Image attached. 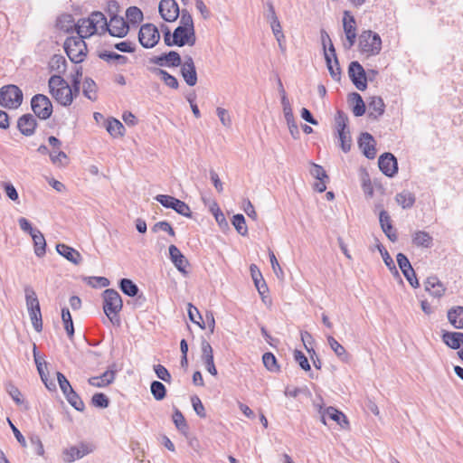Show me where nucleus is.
I'll list each match as a JSON object with an SVG mask.
<instances>
[{
	"instance_id": "obj_50",
	"label": "nucleus",
	"mask_w": 463,
	"mask_h": 463,
	"mask_svg": "<svg viewBox=\"0 0 463 463\" xmlns=\"http://www.w3.org/2000/svg\"><path fill=\"white\" fill-rule=\"evenodd\" d=\"M187 312H188V317H189L190 320L194 324H196L202 329L205 328V322L203 320V317H202L199 310L197 309V307H195L191 303H189Z\"/></svg>"
},
{
	"instance_id": "obj_51",
	"label": "nucleus",
	"mask_w": 463,
	"mask_h": 463,
	"mask_svg": "<svg viewBox=\"0 0 463 463\" xmlns=\"http://www.w3.org/2000/svg\"><path fill=\"white\" fill-rule=\"evenodd\" d=\"M262 362L264 366L272 373H277L279 371V365L278 364L276 356L270 353L267 352L262 355Z\"/></svg>"
},
{
	"instance_id": "obj_14",
	"label": "nucleus",
	"mask_w": 463,
	"mask_h": 463,
	"mask_svg": "<svg viewBox=\"0 0 463 463\" xmlns=\"http://www.w3.org/2000/svg\"><path fill=\"white\" fill-rule=\"evenodd\" d=\"M37 126L35 116L30 113L22 115L17 120V128L25 137L33 136Z\"/></svg>"
},
{
	"instance_id": "obj_61",
	"label": "nucleus",
	"mask_w": 463,
	"mask_h": 463,
	"mask_svg": "<svg viewBox=\"0 0 463 463\" xmlns=\"http://www.w3.org/2000/svg\"><path fill=\"white\" fill-rule=\"evenodd\" d=\"M310 174L313 177H315L318 181L329 180V177H328L326 170L319 165L312 164V168L310 170Z\"/></svg>"
},
{
	"instance_id": "obj_62",
	"label": "nucleus",
	"mask_w": 463,
	"mask_h": 463,
	"mask_svg": "<svg viewBox=\"0 0 463 463\" xmlns=\"http://www.w3.org/2000/svg\"><path fill=\"white\" fill-rule=\"evenodd\" d=\"M191 402L195 413L200 418H206V411L204 406L197 395H194L191 397Z\"/></svg>"
},
{
	"instance_id": "obj_58",
	"label": "nucleus",
	"mask_w": 463,
	"mask_h": 463,
	"mask_svg": "<svg viewBox=\"0 0 463 463\" xmlns=\"http://www.w3.org/2000/svg\"><path fill=\"white\" fill-rule=\"evenodd\" d=\"M153 232H157L159 231H163L167 232L170 236L175 237V232L171 226V224L167 221H160L153 225L151 228Z\"/></svg>"
},
{
	"instance_id": "obj_24",
	"label": "nucleus",
	"mask_w": 463,
	"mask_h": 463,
	"mask_svg": "<svg viewBox=\"0 0 463 463\" xmlns=\"http://www.w3.org/2000/svg\"><path fill=\"white\" fill-rule=\"evenodd\" d=\"M92 23L90 17L80 19L78 23L75 24V31L78 36L85 39L96 33V27H94Z\"/></svg>"
},
{
	"instance_id": "obj_16",
	"label": "nucleus",
	"mask_w": 463,
	"mask_h": 463,
	"mask_svg": "<svg viewBox=\"0 0 463 463\" xmlns=\"http://www.w3.org/2000/svg\"><path fill=\"white\" fill-rule=\"evenodd\" d=\"M359 147L368 159H373L376 156L375 141L370 133L364 132L358 139Z\"/></svg>"
},
{
	"instance_id": "obj_53",
	"label": "nucleus",
	"mask_w": 463,
	"mask_h": 463,
	"mask_svg": "<svg viewBox=\"0 0 463 463\" xmlns=\"http://www.w3.org/2000/svg\"><path fill=\"white\" fill-rule=\"evenodd\" d=\"M30 319L32 321V325L34 328V330L38 333L42 332L43 330V318H42V313L41 309L39 311L36 310H30L28 311Z\"/></svg>"
},
{
	"instance_id": "obj_28",
	"label": "nucleus",
	"mask_w": 463,
	"mask_h": 463,
	"mask_svg": "<svg viewBox=\"0 0 463 463\" xmlns=\"http://www.w3.org/2000/svg\"><path fill=\"white\" fill-rule=\"evenodd\" d=\"M412 244L417 247L430 248L433 239L429 232L425 231H417L412 234Z\"/></svg>"
},
{
	"instance_id": "obj_10",
	"label": "nucleus",
	"mask_w": 463,
	"mask_h": 463,
	"mask_svg": "<svg viewBox=\"0 0 463 463\" xmlns=\"http://www.w3.org/2000/svg\"><path fill=\"white\" fill-rule=\"evenodd\" d=\"M378 165L382 173L388 177L394 176L398 172L397 159L394 155L389 152L379 156Z\"/></svg>"
},
{
	"instance_id": "obj_48",
	"label": "nucleus",
	"mask_w": 463,
	"mask_h": 463,
	"mask_svg": "<svg viewBox=\"0 0 463 463\" xmlns=\"http://www.w3.org/2000/svg\"><path fill=\"white\" fill-rule=\"evenodd\" d=\"M232 223L234 226L237 232L242 236L248 234V227L246 225L245 217L241 213L233 215Z\"/></svg>"
},
{
	"instance_id": "obj_31",
	"label": "nucleus",
	"mask_w": 463,
	"mask_h": 463,
	"mask_svg": "<svg viewBox=\"0 0 463 463\" xmlns=\"http://www.w3.org/2000/svg\"><path fill=\"white\" fill-rule=\"evenodd\" d=\"M24 293L27 310L39 311L41 309L40 303L34 289L31 286H25Z\"/></svg>"
},
{
	"instance_id": "obj_12",
	"label": "nucleus",
	"mask_w": 463,
	"mask_h": 463,
	"mask_svg": "<svg viewBox=\"0 0 463 463\" xmlns=\"http://www.w3.org/2000/svg\"><path fill=\"white\" fill-rule=\"evenodd\" d=\"M161 17L165 22H175L180 14V9L175 0H161L158 6Z\"/></svg>"
},
{
	"instance_id": "obj_36",
	"label": "nucleus",
	"mask_w": 463,
	"mask_h": 463,
	"mask_svg": "<svg viewBox=\"0 0 463 463\" xmlns=\"http://www.w3.org/2000/svg\"><path fill=\"white\" fill-rule=\"evenodd\" d=\"M106 129L112 137H120L124 135L125 127L119 120L110 118L107 120Z\"/></svg>"
},
{
	"instance_id": "obj_20",
	"label": "nucleus",
	"mask_w": 463,
	"mask_h": 463,
	"mask_svg": "<svg viewBox=\"0 0 463 463\" xmlns=\"http://www.w3.org/2000/svg\"><path fill=\"white\" fill-rule=\"evenodd\" d=\"M441 340L448 347L453 350H458L463 346V333L442 331Z\"/></svg>"
},
{
	"instance_id": "obj_47",
	"label": "nucleus",
	"mask_w": 463,
	"mask_h": 463,
	"mask_svg": "<svg viewBox=\"0 0 463 463\" xmlns=\"http://www.w3.org/2000/svg\"><path fill=\"white\" fill-rule=\"evenodd\" d=\"M81 77L82 67H76L74 73L71 74V86H70V90H72V94L74 97H77L80 94Z\"/></svg>"
},
{
	"instance_id": "obj_19",
	"label": "nucleus",
	"mask_w": 463,
	"mask_h": 463,
	"mask_svg": "<svg viewBox=\"0 0 463 463\" xmlns=\"http://www.w3.org/2000/svg\"><path fill=\"white\" fill-rule=\"evenodd\" d=\"M326 415H327L329 419L340 425L341 428L347 429L349 427V421L346 416L336 408L329 406L325 410V411L322 412L321 420L324 424H326Z\"/></svg>"
},
{
	"instance_id": "obj_34",
	"label": "nucleus",
	"mask_w": 463,
	"mask_h": 463,
	"mask_svg": "<svg viewBox=\"0 0 463 463\" xmlns=\"http://www.w3.org/2000/svg\"><path fill=\"white\" fill-rule=\"evenodd\" d=\"M325 60H326V67L328 69V71H329L331 77L335 80L339 81L341 80V68L339 65L338 59L335 58V60H334V63H333L330 54H328L326 52H325Z\"/></svg>"
},
{
	"instance_id": "obj_60",
	"label": "nucleus",
	"mask_w": 463,
	"mask_h": 463,
	"mask_svg": "<svg viewBox=\"0 0 463 463\" xmlns=\"http://www.w3.org/2000/svg\"><path fill=\"white\" fill-rule=\"evenodd\" d=\"M2 186L7 197L13 202L19 203V194L14 184L10 182H4Z\"/></svg>"
},
{
	"instance_id": "obj_64",
	"label": "nucleus",
	"mask_w": 463,
	"mask_h": 463,
	"mask_svg": "<svg viewBox=\"0 0 463 463\" xmlns=\"http://www.w3.org/2000/svg\"><path fill=\"white\" fill-rule=\"evenodd\" d=\"M180 14L181 18L179 26H183L184 28H194V20L189 11L187 9H182Z\"/></svg>"
},
{
	"instance_id": "obj_21",
	"label": "nucleus",
	"mask_w": 463,
	"mask_h": 463,
	"mask_svg": "<svg viewBox=\"0 0 463 463\" xmlns=\"http://www.w3.org/2000/svg\"><path fill=\"white\" fill-rule=\"evenodd\" d=\"M424 286L425 290L434 298H441L446 291L445 286L436 276L427 278Z\"/></svg>"
},
{
	"instance_id": "obj_23",
	"label": "nucleus",
	"mask_w": 463,
	"mask_h": 463,
	"mask_svg": "<svg viewBox=\"0 0 463 463\" xmlns=\"http://www.w3.org/2000/svg\"><path fill=\"white\" fill-rule=\"evenodd\" d=\"M56 250L60 255L73 264L78 265L82 260V257L78 250L64 243H58L56 245Z\"/></svg>"
},
{
	"instance_id": "obj_40",
	"label": "nucleus",
	"mask_w": 463,
	"mask_h": 463,
	"mask_svg": "<svg viewBox=\"0 0 463 463\" xmlns=\"http://www.w3.org/2000/svg\"><path fill=\"white\" fill-rule=\"evenodd\" d=\"M90 19L93 22L94 27H96V32L98 33L100 30V33L106 32V28L108 27V22L106 16L101 12H93Z\"/></svg>"
},
{
	"instance_id": "obj_22",
	"label": "nucleus",
	"mask_w": 463,
	"mask_h": 463,
	"mask_svg": "<svg viewBox=\"0 0 463 463\" xmlns=\"http://www.w3.org/2000/svg\"><path fill=\"white\" fill-rule=\"evenodd\" d=\"M120 290L128 297H137V301L140 304L146 300L143 295H137L138 287L129 279H121L118 282Z\"/></svg>"
},
{
	"instance_id": "obj_44",
	"label": "nucleus",
	"mask_w": 463,
	"mask_h": 463,
	"mask_svg": "<svg viewBox=\"0 0 463 463\" xmlns=\"http://www.w3.org/2000/svg\"><path fill=\"white\" fill-rule=\"evenodd\" d=\"M355 18L354 15H352L350 11L345 10L344 12V18H343V28L345 34L347 33H356V27H355Z\"/></svg>"
},
{
	"instance_id": "obj_49",
	"label": "nucleus",
	"mask_w": 463,
	"mask_h": 463,
	"mask_svg": "<svg viewBox=\"0 0 463 463\" xmlns=\"http://www.w3.org/2000/svg\"><path fill=\"white\" fill-rule=\"evenodd\" d=\"M348 116L343 110H337L335 117V128L337 133L345 132L348 128Z\"/></svg>"
},
{
	"instance_id": "obj_6",
	"label": "nucleus",
	"mask_w": 463,
	"mask_h": 463,
	"mask_svg": "<svg viewBox=\"0 0 463 463\" xmlns=\"http://www.w3.org/2000/svg\"><path fill=\"white\" fill-rule=\"evenodd\" d=\"M31 109L39 119L46 120L52 114V104L50 99L43 94H35L31 99Z\"/></svg>"
},
{
	"instance_id": "obj_8",
	"label": "nucleus",
	"mask_w": 463,
	"mask_h": 463,
	"mask_svg": "<svg viewBox=\"0 0 463 463\" xmlns=\"http://www.w3.org/2000/svg\"><path fill=\"white\" fill-rule=\"evenodd\" d=\"M348 75L353 84L364 91L367 88V75L364 67L356 61H351L348 67Z\"/></svg>"
},
{
	"instance_id": "obj_3",
	"label": "nucleus",
	"mask_w": 463,
	"mask_h": 463,
	"mask_svg": "<svg viewBox=\"0 0 463 463\" xmlns=\"http://www.w3.org/2000/svg\"><path fill=\"white\" fill-rule=\"evenodd\" d=\"M358 49L367 57L378 55L382 50L380 35L372 30L363 31L358 37Z\"/></svg>"
},
{
	"instance_id": "obj_42",
	"label": "nucleus",
	"mask_w": 463,
	"mask_h": 463,
	"mask_svg": "<svg viewBox=\"0 0 463 463\" xmlns=\"http://www.w3.org/2000/svg\"><path fill=\"white\" fill-rule=\"evenodd\" d=\"M83 95L94 101L97 99V85L91 78H85L83 82Z\"/></svg>"
},
{
	"instance_id": "obj_32",
	"label": "nucleus",
	"mask_w": 463,
	"mask_h": 463,
	"mask_svg": "<svg viewBox=\"0 0 463 463\" xmlns=\"http://www.w3.org/2000/svg\"><path fill=\"white\" fill-rule=\"evenodd\" d=\"M32 239L35 255L39 258L43 257L46 253V241L43 234L38 231V232L33 234Z\"/></svg>"
},
{
	"instance_id": "obj_43",
	"label": "nucleus",
	"mask_w": 463,
	"mask_h": 463,
	"mask_svg": "<svg viewBox=\"0 0 463 463\" xmlns=\"http://www.w3.org/2000/svg\"><path fill=\"white\" fill-rule=\"evenodd\" d=\"M61 320L64 325V329L70 338L74 335V326L71 318V312L68 307L61 308Z\"/></svg>"
},
{
	"instance_id": "obj_13",
	"label": "nucleus",
	"mask_w": 463,
	"mask_h": 463,
	"mask_svg": "<svg viewBox=\"0 0 463 463\" xmlns=\"http://www.w3.org/2000/svg\"><path fill=\"white\" fill-rule=\"evenodd\" d=\"M181 56L175 51H170L159 56L150 58L149 62L158 66L179 67L181 65Z\"/></svg>"
},
{
	"instance_id": "obj_30",
	"label": "nucleus",
	"mask_w": 463,
	"mask_h": 463,
	"mask_svg": "<svg viewBox=\"0 0 463 463\" xmlns=\"http://www.w3.org/2000/svg\"><path fill=\"white\" fill-rule=\"evenodd\" d=\"M151 71L159 76L164 83L171 89L176 90L179 87V82L177 79L168 73L166 71L160 68H152Z\"/></svg>"
},
{
	"instance_id": "obj_63",
	"label": "nucleus",
	"mask_w": 463,
	"mask_h": 463,
	"mask_svg": "<svg viewBox=\"0 0 463 463\" xmlns=\"http://www.w3.org/2000/svg\"><path fill=\"white\" fill-rule=\"evenodd\" d=\"M155 199L164 207L168 209H173L175 203L177 201V198L166 194H158Z\"/></svg>"
},
{
	"instance_id": "obj_46",
	"label": "nucleus",
	"mask_w": 463,
	"mask_h": 463,
	"mask_svg": "<svg viewBox=\"0 0 463 463\" xmlns=\"http://www.w3.org/2000/svg\"><path fill=\"white\" fill-rule=\"evenodd\" d=\"M150 391H151L153 397L156 401H162L166 396V388L164 385V383H162L159 381H153L151 383Z\"/></svg>"
},
{
	"instance_id": "obj_29",
	"label": "nucleus",
	"mask_w": 463,
	"mask_h": 463,
	"mask_svg": "<svg viewBox=\"0 0 463 463\" xmlns=\"http://www.w3.org/2000/svg\"><path fill=\"white\" fill-rule=\"evenodd\" d=\"M348 101L354 103L353 113L355 117H361L365 113L366 106L359 93L352 92L349 94Z\"/></svg>"
},
{
	"instance_id": "obj_15",
	"label": "nucleus",
	"mask_w": 463,
	"mask_h": 463,
	"mask_svg": "<svg viewBox=\"0 0 463 463\" xmlns=\"http://www.w3.org/2000/svg\"><path fill=\"white\" fill-rule=\"evenodd\" d=\"M106 31H108L111 36L122 38L127 35L128 25L122 17L113 15L110 18L109 24H108Z\"/></svg>"
},
{
	"instance_id": "obj_7",
	"label": "nucleus",
	"mask_w": 463,
	"mask_h": 463,
	"mask_svg": "<svg viewBox=\"0 0 463 463\" xmlns=\"http://www.w3.org/2000/svg\"><path fill=\"white\" fill-rule=\"evenodd\" d=\"M160 40V33L157 27L153 24L141 25L138 32L139 43L146 49L155 47Z\"/></svg>"
},
{
	"instance_id": "obj_41",
	"label": "nucleus",
	"mask_w": 463,
	"mask_h": 463,
	"mask_svg": "<svg viewBox=\"0 0 463 463\" xmlns=\"http://www.w3.org/2000/svg\"><path fill=\"white\" fill-rule=\"evenodd\" d=\"M51 71H55L59 73H64L67 67V61L65 58L61 54H54L49 62Z\"/></svg>"
},
{
	"instance_id": "obj_11",
	"label": "nucleus",
	"mask_w": 463,
	"mask_h": 463,
	"mask_svg": "<svg viewBox=\"0 0 463 463\" xmlns=\"http://www.w3.org/2000/svg\"><path fill=\"white\" fill-rule=\"evenodd\" d=\"M181 75L185 83L193 87L197 83V72L194 65V61L190 55L184 57V61H181Z\"/></svg>"
},
{
	"instance_id": "obj_57",
	"label": "nucleus",
	"mask_w": 463,
	"mask_h": 463,
	"mask_svg": "<svg viewBox=\"0 0 463 463\" xmlns=\"http://www.w3.org/2000/svg\"><path fill=\"white\" fill-rule=\"evenodd\" d=\"M154 372L156 374L157 378L164 381L165 383H170L172 381V376L169 371L162 364H155Z\"/></svg>"
},
{
	"instance_id": "obj_54",
	"label": "nucleus",
	"mask_w": 463,
	"mask_h": 463,
	"mask_svg": "<svg viewBox=\"0 0 463 463\" xmlns=\"http://www.w3.org/2000/svg\"><path fill=\"white\" fill-rule=\"evenodd\" d=\"M91 404L97 408L105 409L109 405V399L106 394L97 392L91 398Z\"/></svg>"
},
{
	"instance_id": "obj_26",
	"label": "nucleus",
	"mask_w": 463,
	"mask_h": 463,
	"mask_svg": "<svg viewBox=\"0 0 463 463\" xmlns=\"http://www.w3.org/2000/svg\"><path fill=\"white\" fill-rule=\"evenodd\" d=\"M447 317L454 328L463 329V307H452L448 310Z\"/></svg>"
},
{
	"instance_id": "obj_5",
	"label": "nucleus",
	"mask_w": 463,
	"mask_h": 463,
	"mask_svg": "<svg viewBox=\"0 0 463 463\" xmlns=\"http://www.w3.org/2000/svg\"><path fill=\"white\" fill-rule=\"evenodd\" d=\"M24 95L21 89L14 84L0 88V106L8 109H17L23 102Z\"/></svg>"
},
{
	"instance_id": "obj_38",
	"label": "nucleus",
	"mask_w": 463,
	"mask_h": 463,
	"mask_svg": "<svg viewBox=\"0 0 463 463\" xmlns=\"http://www.w3.org/2000/svg\"><path fill=\"white\" fill-rule=\"evenodd\" d=\"M173 421L175 426V428L183 434H186L189 430V426L181 412V411L177 408H175L174 413H173Z\"/></svg>"
},
{
	"instance_id": "obj_9",
	"label": "nucleus",
	"mask_w": 463,
	"mask_h": 463,
	"mask_svg": "<svg viewBox=\"0 0 463 463\" xmlns=\"http://www.w3.org/2000/svg\"><path fill=\"white\" fill-rule=\"evenodd\" d=\"M93 448L90 444L81 442L78 446H71L62 451V458L67 463H71L76 459L82 458L84 456L92 452Z\"/></svg>"
},
{
	"instance_id": "obj_52",
	"label": "nucleus",
	"mask_w": 463,
	"mask_h": 463,
	"mask_svg": "<svg viewBox=\"0 0 463 463\" xmlns=\"http://www.w3.org/2000/svg\"><path fill=\"white\" fill-rule=\"evenodd\" d=\"M126 16L129 23L136 24L143 20V13L137 6H130L126 11Z\"/></svg>"
},
{
	"instance_id": "obj_2",
	"label": "nucleus",
	"mask_w": 463,
	"mask_h": 463,
	"mask_svg": "<svg viewBox=\"0 0 463 463\" xmlns=\"http://www.w3.org/2000/svg\"><path fill=\"white\" fill-rule=\"evenodd\" d=\"M49 90L54 99L61 106H70L73 99L72 90L68 82L60 75H52L48 81Z\"/></svg>"
},
{
	"instance_id": "obj_27",
	"label": "nucleus",
	"mask_w": 463,
	"mask_h": 463,
	"mask_svg": "<svg viewBox=\"0 0 463 463\" xmlns=\"http://www.w3.org/2000/svg\"><path fill=\"white\" fill-rule=\"evenodd\" d=\"M327 343L335 355L344 363L350 362V354L346 352L345 348L332 335L327 336Z\"/></svg>"
},
{
	"instance_id": "obj_55",
	"label": "nucleus",
	"mask_w": 463,
	"mask_h": 463,
	"mask_svg": "<svg viewBox=\"0 0 463 463\" xmlns=\"http://www.w3.org/2000/svg\"><path fill=\"white\" fill-rule=\"evenodd\" d=\"M337 135L340 141V146L343 152H349L352 146V139L349 129H347L345 132L337 133Z\"/></svg>"
},
{
	"instance_id": "obj_33",
	"label": "nucleus",
	"mask_w": 463,
	"mask_h": 463,
	"mask_svg": "<svg viewBox=\"0 0 463 463\" xmlns=\"http://www.w3.org/2000/svg\"><path fill=\"white\" fill-rule=\"evenodd\" d=\"M56 26L59 30L71 33L75 29L74 19L71 14H64L58 17Z\"/></svg>"
},
{
	"instance_id": "obj_45",
	"label": "nucleus",
	"mask_w": 463,
	"mask_h": 463,
	"mask_svg": "<svg viewBox=\"0 0 463 463\" xmlns=\"http://www.w3.org/2000/svg\"><path fill=\"white\" fill-rule=\"evenodd\" d=\"M67 402L78 411H83L85 404L79 394L74 391H70L67 394H64Z\"/></svg>"
},
{
	"instance_id": "obj_25",
	"label": "nucleus",
	"mask_w": 463,
	"mask_h": 463,
	"mask_svg": "<svg viewBox=\"0 0 463 463\" xmlns=\"http://www.w3.org/2000/svg\"><path fill=\"white\" fill-rule=\"evenodd\" d=\"M368 109V117L373 119H378L381 116L383 115L385 110V104L383 99L379 96H373L370 98Z\"/></svg>"
},
{
	"instance_id": "obj_35",
	"label": "nucleus",
	"mask_w": 463,
	"mask_h": 463,
	"mask_svg": "<svg viewBox=\"0 0 463 463\" xmlns=\"http://www.w3.org/2000/svg\"><path fill=\"white\" fill-rule=\"evenodd\" d=\"M395 200L403 209H409L415 203V195L409 191H402L396 194Z\"/></svg>"
},
{
	"instance_id": "obj_39",
	"label": "nucleus",
	"mask_w": 463,
	"mask_h": 463,
	"mask_svg": "<svg viewBox=\"0 0 463 463\" xmlns=\"http://www.w3.org/2000/svg\"><path fill=\"white\" fill-rule=\"evenodd\" d=\"M99 58L107 61L110 62L111 61H117V63L120 65H124L128 63V58L125 55L118 54L117 52L104 51L99 53Z\"/></svg>"
},
{
	"instance_id": "obj_56",
	"label": "nucleus",
	"mask_w": 463,
	"mask_h": 463,
	"mask_svg": "<svg viewBox=\"0 0 463 463\" xmlns=\"http://www.w3.org/2000/svg\"><path fill=\"white\" fill-rule=\"evenodd\" d=\"M173 210H175L180 215H183L187 218H192L193 213L189 205L179 199H177V201L175 203Z\"/></svg>"
},
{
	"instance_id": "obj_1",
	"label": "nucleus",
	"mask_w": 463,
	"mask_h": 463,
	"mask_svg": "<svg viewBox=\"0 0 463 463\" xmlns=\"http://www.w3.org/2000/svg\"><path fill=\"white\" fill-rule=\"evenodd\" d=\"M103 297V311L109 322L115 326H121L119 312L123 307V301L119 293L113 289H105L102 293Z\"/></svg>"
},
{
	"instance_id": "obj_4",
	"label": "nucleus",
	"mask_w": 463,
	"mask_h": 463,
	"mask_svg": "<svg viewBox=\"0 0 463 463\" xmlns=\"http://www.w3.org/2000/svg\"><path fill=\"white\" fill-rule=\"evenodd\" d=\"M64 51L73 63H80L84 61L88 49L84 39L79 36L68 37L63 44Z\"/></svg>"
},
{
	"instance_id": "obj_59",
	"label": "nucleus",
	"mask_w": 463,
	"mask_h": 463,
	"mask_svg": "<svg viewBox=\"0 0 463 463\" xmlns=\"http://www.w3.org/2000/svg\"><path fill=\"white\" fill-rule=\"evenodd\" d=\"M294 359L299 364L300 368L306 372L311 370L309 362L305 354L299 350L294 351Z\"/></svg>"
},
{
	"instance_id": "obj_18",
	"label": "nucleus",
	"mask_w": 463,
	"mask_h": 463,
	"mask_svg": "<svg viewBox=\"0 0 463 463\" xmlns=\"http://www.w3.org/2000/svg\"><path fill=\"white\" fill-rule=\"evenodd\" d=\"M169 257L175 267L183 274H187L186 267L189 265V261L180 251V250L174 244H171L168 248Z\"/></svg>"
},
{
	"instance_id": "obj_17",
	"label": "nucleus",
	"mask_w": 463,
	"mask_h": 463,
	"mask_svg": "<svg viewBox=\"0 0 463 463\" xmlns=\"http://www.w3.org/2000/svg\"><path fill=\"white\" fill-rule=\"evenodd\" d=\"M379 222L383 233L392 242L398 239L396 230L392 226V219L387 211L382 210L379 213Z\"/></svg>"
},
{
	"instance_id": "obj_37",
	"label": "nucleus",
	"mask_w": 463,
	"mask_h": 463,
	"mask_svg": "<svg viewBox=\"0 0 463 463\" xmlns=\"http://www.w3.org/2000/svg\"><path fill=\"white\" fill-rule=\"evenodd\" d=\"M189 28L183 26H177L173 33V43L174 45L183 47L187 44L188 37L187 33Z\"/></svg>"
}]
</instances>
